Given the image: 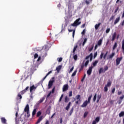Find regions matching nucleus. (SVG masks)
I'll list each match as a JSON object with an SVG mask.
<instances>
[{
	"instance_id": "38",
	"label": "nucleus",
	"mask_w": 124,
	"mask_h": 124,
	"mask_svg": "<svg viewBox=\"0 0 124 124\" xmlns=\"http://www.w3.org/2000/svg\"><path fill=\"white\" fill-rule=\"evenodd\" d=\"M124 111H122L119 113V117L121 118V117H124Z\"/></svg>"
},
{
	"instance_id": "62",
	"label": "nucleus",
	"mask_w": 124,
	"mask_h": 124,
	"mask_svg": "<svg viewBox=\"0 0 124 124\" xmlns=\"http://www.w3.org/2000/svg\"><path fill=\"white\" fill-rule=\"evenodd\" d=\"M87 116H88V112H85L84 114V118H86V117H87Z\"/></svg>"
},
{
	"instance_id": "41",
	"label": "nucleus",
	"mask_w": 124,
	"mask_h": 124,
	"mask_svg": "<svg viewBox=\"0 0 124 124\" xmlns=\"http://www.w3.org/2000/svg\"><path fill=\"white\" fill-rule=\"evenodd\" d=\"M89 62H90V61H89V60H87V61L85 62V64H84V66H85V67L88 66V65L89 64Z\"/></svg>"
},
{
	"instance_id": "30",
	"label": "nucleus",
	"mask_w": 124,
	"mask_h": 124,
	"mask_svg": "<svg viewBox=\"0 0 124 124\" xmlns=\"http://www.w3.org/2000/svg\"><path fill=\"white\" fill-rule=\"evenodd\" d=\"M115 56V53L112 52L111 55L109 56V59H113V57Z\"/></svg>"
},
{
	"instance_id": "56",
	"label": "nucleus",
	"mask_w": 124,
	"mask_h": 124,
	"mask_svg": "<svg viewBox=\"0 0 124 124\" xmlns=\"http://www.w3.org/2000/svg\"><path fill=\"white\" fill-rule=\"evenodd\" d=\"M69 96L70 97H71V96H72V91H70L69 93Z\"/></svg>"
},
{
	"instance_id": "59",
	"label": "nucleus",
	"mask_w": 124,
	"mask_h": 124,
	"mask_svg": "<svg viewBox=\"0 0 124 124\" xmlns=\"http://www.w3.org/2000/svg\"><path fill=\"white\" fill-rule=\"evenodd\" d=\"M38 57V54L37 53H35L34 55V59H37V58Z\"/></svg>"
},
{
	"instance_id": "58",
	"label": "nucleus",
	"mask_w": 124,
	"mask_h": 124,
	"mask_svg": "<svg viewBox=\"0 0 124 124\" xmlns=\"http://www.w3.org/2000/svg\"><path fill=\"white\" fill-rule=\"evenodd\" d=\"M62 97H63V94H62L61 95V96L60 97V99H59V101H62Z\"/></svg>"
},
{
	"instance_id": "61",
	"label": "nucleus",
	"mask_w": 124,
	"mask_h": 124,
	"mask_svg": "<svg viewBox=\"0 0 124 124\" xmlns=\"http://www.w3.org/2000/svg\"><path fill=\"white\" fill-rule=\"evenodd\" d=\"M26 93V92H25V91L24 90L19 93H21V94H24V93Z\"/></svg>"
},
{
	"instance_id": "40",
	"label": "nucleus",
	"mask_w": 124,
	"mask_h": 124,
	"mask_svg": "<svg viewBox=\"0 0 124 124\" xmlns=\"http://www.w3.org/2000/svg\"><path fill=\"white\" fill-rule=\"evenodd\" d=\"M117 44H118V43H117V42L115 43V44L113 46V50H115V49H116V48H117Z\"/></svg>"
},
{
	"instance_id": "16",
	"label": "nucleus",
	"mask_w": 124,
	"mask_h": 124,
	"mask_svg": "<svg viewBox=\"0 0 124 124\" xmlns=\"http://www.w3.org/2000/svg\"><path fill=\"white\" fill-rule=\"evenodd\" d=\"M43 119V116H40L39 119H38L37 122L35 124H38Z\"/></svg>"
},
{
	"instance_id": "45",
	"label": "nucleus",
	"mask_w": 124,
	"mask_h": 124,
	"mask_svg": "<svg viewBox=\"0 0 124 124\" xmlns=\"http://www.w3.org/2000/svg\"><path fill=\"white\" fill-rule=\"evenodd\" d=\"M58 60L59 62H61L62 61V57L59 58H58Z\"/></svg>"
},
{
	"instance_id": "25",
	"label": "nucleus",
	"mask_w": 124,
	"mask_h": 124,
	"mask_svg": "<svg viewBox=\"0 0 124 124\" xmlns=\"http://www.w3.org/2000/svg\"><path fill=\"white\" fill-rule=\"evenodd\" d=\"M112 85V81H109L108 82L107 84L106 85V86L107 87H111Z\"/></svg>"
},
{
	"instance_id": "64",
	"label": "nucleus",
	"mask_w": 124,
	"mask_h": 124,
	"mask_svg": "<svg viewBox=\"0 0 124 124\" xmlns=\"http://www.w3.org/2000/svg\"><path fill=\"white\" fill-rule=\"evenodd\" d=\"M93 46L92 47L89 48V52H92V51H93Z\"/></svg>"
},
{
	"instance_id": "17",
	"label": "nucleus",
	"mask_w": 124,
	"mask_h": 124,
	"mask_svg": "<svg viewBox=\"0 0 124 124\" xmlns=\"http://www.w3.org/2000/svg\"><path fill=\"white\" fill-rule=\"evenodd\" d=\"M22 94L20 93H18V95L16 96L17 100H19V99H22Z\"/></svg>"
},
{
	"instance_id": "57",
	"label": "nucleus",
	"mask_w": 124,
	"mask_h": 124,
	"mask_svg": "<svg viewBox=\"0 0 124 124\" xmlns=\"http://www.w3.org/2000/svg\"><path fill=\"white\" fill-rule=\"evenodd\" d=\"M29 86H27L24 90H23L26 93L29 90Z\"/></svg>"
},
{
	"instance_id": "34",
	"label": "nucleus",
	"mask_w": 124,
	"mask_h": 124,
	"mask_svg": "<svg viewBox=\"0 0 124 124\" xmlns=\"http://www.w3.org/2000/svg\"><path fill=\"white\" fill-rule=\"evenodd\" d=\"M93 96V95H91L89 96V97H88V100L87 101L88 103H90L91 102V99H92V97Z\"/></svg>"
},
{
	"instance_id": "28",
	"label": "nucleus",
	"mask_w": 124,
	"mask_h": 124,
	"mask_svg": "<svg viewBox=\"0 0 124 124\" xmlns=\"http://www.w3.org/2000/svg\"><path fill=\"white\" fill-rule=\"evenodd\" d=\"M65 102L66 103H67V102H68V101H69V98H68V97H67V96H66L65 97V100H64Z\"/></svg>"
},
{
	"instance_id": "50",
	"label": "nucleus",
	"mask_w": 124,
	"mask_h": 124,
	"mask_svg": "<svg viewBox=\"0 0 124 124\" xmlns=\"http://www.w3.org/2000/svg\"><path fill=\"white\" fill-rule=\"evenodd\" d=\"M115 91H116V88H113L111 91L112 93L113 94L115 93Z\"/></svg>"
},
{
	"instance_id": "36",
	"label": "nucleus",
	"mask_w": 124,
	"mask_h": 124,
	"mask_svg": "<svg viewBox=\"0 0 124 124\" xmlns=\"http://www.w3.org/2000/svg\"><path fill=\"white\" fill-rule=\"evenodd\" d=\"M100 119L99 118V117H97L95 119V121H94V122H95V123H98V122H99Z\"/></svg>"
},
{
	"instance_id": "8",
	"label": "nucleus",
	"mask_w": 124,
	"mask_h": 124,
	"mask_svg": "<svg viewBox=\"0 0 124 124\" xmlns=\"http://www.w3.org/2000/svg\"><path fill=\"white\" fill-rule=\"evenodd\" d=\"M68 84L64 85L62 88V92H66L68 90Z\"/></svg>"
},
{
	"instance_id": "47",
	"label": "nucleus",
	"mask_w": 124,
	"mask_h": 124,
	"mask_svg": "<svg viewBox=\"0 0 124 124\" xmlns=\"http://www.w3.org/2000/svg\"><path fill=\"white\" fill-rule=\"evenodd\" d=\"M73 69H74V66H73L69 70V73H71L72 71H73Z\"/></svg>"
},
{
	"instance_id": "33",
	"label": "nucleus",
	"mask_w": 124,
	"mask_h": 124,
	"mask_svg": "<svg viewBox=\"0 0 124 124\" xmlns=\"http://www.w3.org/2000/svg\"><path fill=\"white\" fill-rule=\"evenodd\" d=\"M103 72H104V71L103 70V68H100L99 70V74H101Z\"/></svg>"
},
{
	"instance_id": "19",
	"label": "nucleus",
	"mask_w": 124,
	"mask_h": 124,
	"mask_svg": "<svg viewBox=\"0 0 124 124\" xmlns=\"http://www.w3.org/2000/svg\"><path fill=\"white\" fill-rule=\"evenodd\" d=\"M117 36V33L115 32L112 35V38L111 39V41H114L115 39H116V36Z\"/></svg>"
},
{
	"instance_id": "39",
	"label": "nucleus",
	"mask_w": 124,
	"mask_h": 124,
	"mask_svg": "<svg viewBox=\"0 0 124 124\" xmlns=\"http://www.w3.org/2000/svg\"><path fill=\"white\" fill-rule=\"evenodd\" d=\"M84 69V63L80 66V68L79 69V71H82Z\"/></svg>"
},
{
	"instance_id": "35",
	"label": "nucleus",
	"mask_w": 124,
	"mask_h": 124,
	"mask_svg": "<svg viewBox=\"0 0 124 124\" xmlns=\"http://www.w3.org/2000/svg\"><path fill=\"white\" fill-rule=\"evenodd\" d=\"M76 73H77V70H76L75 71H74V72L72 73L71 76L72 77L75 76V75H76Z\"/></svg>"
},
{
	"instance_id": "11",
	"label": "nucleus",
	"mask_w": 124,
	"mask_h": 124,
	"mask_svg": "<svg viewBox=\"0 0 124 124\" xmlns=\"http://www.w3.org/2000/svg\"><path fill=\"white\" fill-rule=\"evenodd\" d=\"M102 41H103V38H101L100 40L98 41L97 44L98 46H101L102 45Z\"/></svg>"
},
{
	"instance_id": "22",
	"label": "nucleus",
	"mask_w": 124,
	"mask_h": 124,
	"mask_svg": "<svg viewBox=\"0 0 124 124\" xmlns=\"http://www.w3.org/2000/svg\"><path fill=\"white\" fill-rule=\"evenodd\" d=\"M119 22H120V16L116 18V19H115V20L114 22V24L116 25V24H118V23H119Z\"/></svg>"
},
{
	"instance_id": "63",
	"label": "nucleus",
	"mask_w": 124,
	"mask_h": 124,
	"mask_svg": "<svg viewBox=\"0 0 124 124\" xmlns=\"http://www.w3.org/2000/svg\"><path fill=\"white\" fill-rule=\"evenodd\" d=\"M114 16H112L109 19V21H112V20H114Z\"/></svg>"
},
{
	"instance_id": "29",
	"label": "nucleus",
	"mask_w": 124,
	"mask_h": 124,
	"mask_svg": "<svg viewBox=\"0 0 124 124\" xmlns=\"http://www.w3.org/2000/svg\"><path fill=\"white\" fill-rule=\"evenodd\" d=\"M104 91L105 92V93H107V92H108V87L106 86V85H105L104 88Z\"/></svg>"
},
{
	"instance_id": "43",
	"label": "nucleus",
	"mask_w": 124,
	"mask_h": 124,
	"mask_svg": "<svg viewBox=\"0 0 124 124\" xmlns=\"http://www.w3.org/2000/svg\"><path fill=\"white\" fill-rule=\"evenodd\" d=\"M80 95H77L76 96V98L77 100L79 99V101H80Z\"/></svg>"
},
{
	"instance_id": "2",
	"label": "nucleus",
	"mask_w": 124,
	"mask_h": 124,
	"mask_svg": "<svg viewBox=\"0 0 124 124\" xmlns=\"http://www.w3.org/2000/svg\"><path fill=\"white\" fill-rule=\"evenodd\" d=\"M80 20V18H78L73 23V24H72L71 26H72L73 27H76V26H78V25H80V24H81V22H79Z\"/></svg>"
},
{
	"instance_id": "18",
	"label": "nucleus",
	"mask_w": 124,
	"mask_h": 124,
	"mask_svg": "<svg viewBox=\"0 0 124 124\" xmlns=\"http://www.w3.org/2000/svg\"><path fill=\"white\" fill-rule=\"evenodd\" d=\"M73 58L74 59V61L76 62L77 61V59H78V56H77V54H75L74 53H73Z\"/></svg>"
},
{
	"instance_id": "9",
	"label": "nucleus",
	"mask_w": 124,
	"mask_h": 124,
	"mask_svg": "<svg viewBox=\"0 0 124 124\" xmlns=\"http://www.w3.org/2000/svg\"><path fill=\"white\" fill-rule=\"evenodd\" d=\"M24 112H30V106H29V104H27L25 108H24Z\"/></svg>"
},
{
	"instance_id": "13",
	"label": "nucleus",
	"mask_w": 124,
	"mask_h": 124,
	"mask_svg": "<svg viewBox=\"0 0 124 124\" xmlns=\"http://www.w3.org/2000/svg\"><path fill=\"white\" fill-rule=\"evenodd\" d=\"M68 31L69 32H71L72 31H73V38H74V35H75V29H68Z\"/></svg>"
},
{
	"instance_id": "26",
	"label": "nucleus",
	"mask_w": 124,
	"mask_h": 124,
	"mask_svg": "<svg viewBox=\"0 0 124 124\" xmlns=\"http://www.w3.org/2000/svg\"><path fill=\"white\" fill-rule=\"evenodd\" d=\"M78 47V46H77V45H76V46H74V49H73V54H75V52H76V49H77Z\"/></svg>"
},
{
	"instance_id": "21",
	"label": "nucleus",
	"mask_w": 124,
	"mask_h": 124,
	"mask_svg": "<svg viewBox=\"0 0 124 124\" xmlns=\"http://www.w3.org/2000/svg\"><path fill=\"white\" fill-rule=\"evenodd\" d=\"M70 105H71V102H69L67 106L66 107L65 110H67V111H68L69 109V108H70Z\"/></svg>"
},
{
	"instance_id": "46",
	"label": "nucleus",
	"mask_w": 124,
	"mask_h": 124,
	"mask_svg": "<svg viewBox=\"0 0 124 124\" xmlns=\"http://www.w3.org/2000/svg\"><path fill=\"white\" fill-rule=\"evenodd\" d=\"M27 117L30 118V116H31V114H30V111H27Z\"/></svg>"
},
{
	"instance_id": "51",
	"label": "nucleus",
	"mask_w": 124,
	"mask_h": 124,
	"mask_svg": "<svg viewBox=\"0 0 124 124\" xmlns=\"http://www.w3.org/2000/svg\"><path fill=\"white\" fill-rule=\"evenodd\" d=\"M93 100V101H95V100H96V93L94 95Z\"/></svg>"
},
{
	"instance_id": "10",
	"label": "nucleus",
	"mask_w": 124,
	"mask_h": 124,
	"mask_svg": "<svg viewBox=\"0 0 124 124\" xmlns=\"http://www.w3.org/2000/svg\"><path fill=\"white\" fill-rule=\"evenodd\" d=\"M88 103H89V102H88L87 100H86L85 101H84L83 102V103L81 105V107H82V108L87 107V106L88 105Z\"/></svg>"
},
{
	"instance_id": "27",
	"label": "nucleus",
	"mask_w": 124,
	"mask_h": 124,
	"mask_svg": "<svg viewBox=\"0 0 124 124\" xmlns=\"http://www.w3.org/2000/svg\"><path fill=\"white\" fill-rule=\"evenodd\" d=\"M88 40V39L87 38H84V40L83 41V42L82 43V46H85V44L87 43V41Z\"/></svg>"
},
{
	"instance_id": "15",
	"label": "nucleus",
	"mask_w": 124,
	"mask_h": 124,
	"mask_svg": "<svg viewBox=\"0 0 124 124\" xmlns=\"http://www.w3.org/2000/svg\"><path fill=\"white\" fill-rule=\"evenodd\" d=\"M52 73V71H50L46 75V76L42 79V82H43L45 79L47 78V76H48L49 74H51Z\"/></svg>"
},
{
	"instance_id": "14",
	"label": "nucleus",
	"mask_w": 124,
	"mask_h": 124,
	"mask_svg": "<svg viewBox=\"0 0 124 124\" xmlns=\"http://www.w3.org/2000/svg\"><path fill=\"white\" fill-rule=\"evenodd\" d=\"M1 122L2 124H7V123H6V119H5V118L4 117L1 118Z\"/></svg>"
},
{
	"instance_id": "3",
	"label": "nucleus",
	"mask_w": 124,
	"mask_h": 124,
	"mask_svg": "<svg viewBox=\"0 0 124 124\" xmlns=\"http://www.w3.org/2000/svg\"><path fill=\"white\" fill-rule=\"evenodd\" d=\"M108 54V51H107L105 55H104V53L101 52L100 56V59L101 60H102V59H104V60H105V59H106V57L107 56Z\"/></svg>"
},
{
	"instance_id": "7",
	"label": "nucleus",
	"mask_w": 124,
	"mask_h": 124,
	"mask_svg": "<svg viewBox=\"0 0 124 124\" xmlns=\"http://www.w3.org/2000/svg\"><path fill=\"white\" fill-rule=\"evenodd\" d=\"M90 58V62L93 61V53H91L89 55L87 56L85 58V60H89Z\"/></svg>"
},
{
	"instance_id": "20",
	"label": "nucleus",
	"mask_w": 124,
	"mask_h": 124,
	"mask_svg": "<svg viewBox=\"0 0 124 124\" xmlns=\"http://www.w3.org/2000/svg\"><path fill=\"white\" fill-rule=\"evenodd\" d=\"M62 66L60 65L56 67V70H57V71L58 73H59V72H60V70H61V69H62Z\"/></svg>"
},
{
	"instance_id": "31",
	"label": "nucleus",
	"mask_w": 124,
	"mask_h": 124,
	"mask_svg": "<svg viewBox=\"0 0 124 124\" xmlns=\"http://www.w3.org/2000/svg\"><path fill=\"white\" fill-rule=\"evenodd\" d=\"M101 23H99L98 24H96L95 25V30H97L98 29V28H99V26H100Z\"/></svg>"
},
{
	"instance_id": "55",
	"label": "nucleus",
	"mask_w": 124,
	"mask_h": 124,
	"mask_svg": "<svg viewBox=\"0 0 124 124\" xmlns=\"http://www.w3.org/2000/svg\"><path fill=\"white\" fill-rule=\"evenodd\" d=\"M55 87H54L52 89L51 92V93H55Z\"/></svg>"
},
{
	"instance_id": "4",
	"label": "nucleus",
	"mask_w": 124,
	"mask_h": 124,
	"mask_svg": "<svg viewBox=\"0 0 124 124\" xmlns=\"http://www.w3.org/2000/svg\"><path fill=\"white\" fill-rule=\"evenodd\" d=\"M122 60H123V56L121 57H118L116 59V65H119V64L121 63V61H122Z\"/></svg>"
},
{
	"instance_id": "23",
	"label": "nucleus",
	"mask_w": 124,
	"mask_h": 124,
	"mask_svg": "<svg viewBox=\"0 0 124 124\" xmlns=\"http://www.w3.org/2000/svg\"><path fill=\"white\" fill-rule=\"evenodd\" d=\"M97 63H98V61L95 60L93 63V67H94V66H96L97 65Z\"/></svg>"
},
{
	"instance_id": "12",
	"label": "nucleus",
	"mask_w": 124,
	"mask_h": 124,
	"mask_svg": "<svg viewBox=\"0 0 124 124\" xmlns=\"http://www.w3.org/2000/svg\"><path fill=\"white\" fill-rule=\"evenodd\" d=\"M124 95H122V96L120 97V99L118 101V104H121V103H122V102H123V99H124Z\"/></svg>"
},
{
	"instance_id": "24",
	"label": "nucleus",
	"mask_w": 124,
	"mask_h": 124,
	"mask_svg": "<svg viewBox=\"0 0 124 124\" xmlns=\"http://www.w3.org/2000/svg\"><path fill=\"white\" fill-rule=\"evenodd\" d=\"M122 52L124 54V39L122 41Z\"/></svg>"
},
{
	"instance_id": "48",
	"label": "nucleus",
	"mask_w": 124,
	"mask_h": 124,
	"mask_svg": "<svg viewBox=\"0 0 124 124\" xmlns=\"http://www.w3.org/2000/svg\"><path fill=\"white\" fill-rule=\"evenodd\" d=\"M85 78H86V74L84 75V76L81 79V82H84V80H85Z\"/></svg>"
},
{
	"instance_id": "54",
	"label": "nucleus",
	"mask_w": 124,
	"mask_h": 124,
	"mask_svg": "<svg viewBox=\"0 0 124 124\" xmlns=\"http://www.w3.org/2000/svg\"><path fill=\"white\" fill-rule=\"evenodd\" d=\"M107 70H108V66H107L105 67L104 73L105 72V71H107Z\"/></svg>"
},
{
	"instance_id": "42",
	"label": "nucleus",
	"mask_w": 124,
	"mask_h": 124,
	"mask_svg": "<svg viewBox=\"0 0 124 124\" xmlns=\"http://www.w3.org/2000/svg\"><path fill=\"white\" fill-rule=\"evenodd\" d=\"M44 99H45V98H42L40 99V100H39V103H42V102L44 101Z\"/></svg>"
},
{
	"instance_id": "32",
	"label": "nucleus",
	"mask_w": 124,
	"mask_h": 124,
	"mask_svg": "<svg viewBox=\"0 0 124 124\" xmlns=\"http://www.w3.org/2000/svg\"><path fill=\"white\" fill-rule=\"evenodd\" d=\"M36 114V108H34L32 112V116H34Z\"/></svg>"
},
{
	"instance_id": "52",
	"label": "nucleus",
	"mask_w": 124,
	"mask_h": 124,
	"mask_svg": "<svg viewBox=\"0 0 124 124\" xmlns=\"http://www.w3.org/2000/svg\"><path fill=\"white\" fill-rule=\"evenodd\" d=\"M110 28H108L107 30H106V33H109V32H110Z\"/></svg>"
},
{
	"instance_id": "6",
	"label": "nucleus",
	"mask_w": 124,
	"mask_h": 124,
	"mask_svg": "<svg viewBox=\"0 0 124 124\" xmlns=\"http://www.w3.org/2000/svg\"><path fill=\"white\" fill-rule=\"evenodd\" d=\"M36 90V87L34 86V85L30 87V91L31 93H33L32 92H34Z\"/></svg>"
},
{
	"instance_id": "37",
	"label": "nucleus",
	"mask_w": 124,
	"mask_h": 124,
	"mask_svg": "<svg viewBox=\"0 0 124 124\" xmlns=\"http://www.w3.org/2000/svg\"><path fill=\"white\" fill-rule=\"evenodd\" d=\"M73 110H74V108L73 107L71 109L69 112L70 116H71V115H72V113H73Z\"/></svg>"
},
{
	"instance_id": "60",
	"label": "nucleus",
	"mask_w": 124,
	"mask_h": 124,
	"mask_svg": "<svg viewBox=\"0 0 124 124\" xmlns=\"http://www.w3.org/2000/svg\"><path fill=\"white\" fill-rule=\"evenodd\" d=\"M101 98V94H98L97 95V99H100Z\"/></svg>"
},
{
	"instance_id": "1",
	"label": "nucleus",
	"mask_w": 124,
	"mask_h": 124,
	"mask_svg": "<svg viewBox=\"0 0 124 124\" xmlns=\"http://www.w3.org/2000/svg\"><path fill=\"white\" fill-rule=\"evenodd\" d=\"M54 82H55V77H52L51 78V80H49L48 84V89H50L52 88V86H53V84H54Z\"/></svg>"
},
{
	"instance_id": "44",
	"label": "nucleus",
	"mask_w": 124,
	"mask_h": 124,
	"mask_svg": "<svg viewBox=\"0 0 124 124\" xmlns=\"http://www.w3.org/2000/svg\"><path fill=\"white\" fill-rule=\"evenodd\" d=\"M41 115V111H38L37 113V117H39L40 115Z\"/></svg>"
},
{
	"instance_id": "53",
	"label": "nucleus",
	"mask_w": 124,
	"mask_h": 124,
	"mask_svg": "<svg viewBox=\"0 0 124 124\" xmlns=\"http://www.w3.org/2000/svg\"><path fill=\"white\" fill-rule=\"evenodd\" d=\"M33 93H31V94L30 95V97L31 99H32L33 98Z\"/></svg>"
},
{
	"instance_id": "49",
	"label": "nucleus",
	"mask_w": 124,
	"mask_h": 124,
	"mask_svg": "<svg viewBox=\"0 0 124 124\" xmlns=\"http://www.w3.org/2000/svg\"><path fill=\"white\" fill-rule=\"evenodd\" d=\"M85 33H86V30L85 29H84L82 31V32H81V34L82 35H85Z\"/></svg>"
},
{
	"instance_id": "5",
	"label": "nucleus",
	"mask_w": 124,
	"mask_h": 124,
	"mask_svg": "<svg viewBox=\"0 0 124 124\" xmlns=\"http://www.w3.org/2000/svg\"><path fill=\"white\" fill-rule=\"evenodd\" d=\"M93 66H91V67H90L88 69V70L87 71V73L88 75V76H90V75H91V74H92V71H93Z\"/></svg>"
}]
</instances>
